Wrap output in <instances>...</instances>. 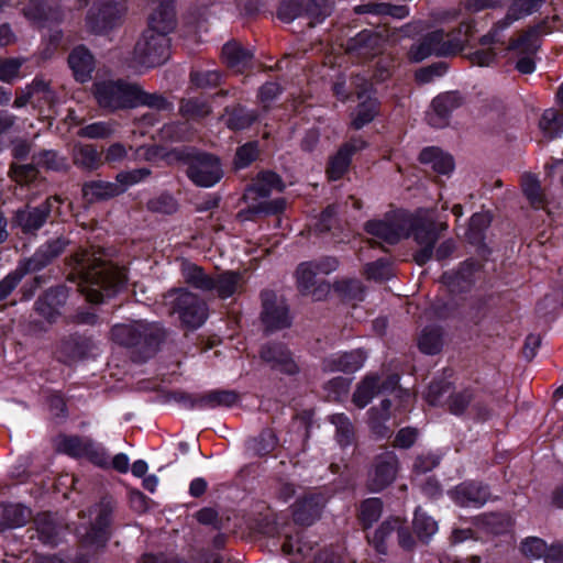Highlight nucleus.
<instances>
[{
  "label": "nucleus",
  "mask_w": 563,
  "mask_h": 563,
  "mask_svg": "<svg viewBox=\"0 0 563 563\" xmlns=\"http://www.w3.org/2000/svg\"><path fill=\"white\" fill-rule=\"evenodd\" d=\"M364 273L367 279L382 282L387 275V263L383 258L368 263L365 266Z\"/></svg>",
  "instance_id": "obj_60"
},
{
  "label": "nucleus",
  "mask_w": 563,
  "mask_h": 563,
  "mask_svg": "<svg viewBox=\"0 0 563 563\" xmlns=\"http://www.w3.org/2000/svg\"><path fill=\"white\" fill-rule=\"evenodd\" d=\"M537 33H538V31L536 29L529 30L525 35H522L518 40L514 41L510 44V48L517 49V48L522 47L523 51H527V52L534 51L538 47Z\"/></svg>",
  "instance_id": "obj_61"
},
{
  "label": "nucleus",
  "mask_w": 563,
  "mask_h": 563,
  "mask_svg": "<svg viewBox=\"0 0 563 563\" xmlns=\"http://www.w3.org/2000/svg\"><path fill=\"white\" fill-rule=\"evenodd\" d=\"M521 187L527 199L533 207L541 208L543 206L545 199L537 177L531 174L523 175Z\"/></svg>",
  "instance_id": "obj_40"
},
{
  "label": "nucleus",
  "mask_w": 563,
  "mask_h": 563,
  "mask_svg": "<svg viewBox=\"0 0 563 563\" xmlns=\"http://www.w3.org/2000/svg\"><path fill=\"white\" fill-rule=\"evenodd\" d=\"M67 243L66 240L57 238L42 245L32 257L21 261L13 272L0 280V301L15 289L26 274L42 269L58 256Z\"/></svg>",
  "instance_id": "obj_4"
},
{
  "label": "nucleus",
  "mask_w": 563,
  "mask_h": 563,
  "mask_svg": "<svg viewBox=\"0 0 563 563\" xmlns=\"http://www.w3.org/2000/svg\"><path fill=\"white\" fill-rule=\"evenodd\" d=\"M123 12V7L114 0H101L92 7L87 15V25L91 32L100 33L112 25L114 20Z\"/></svg>",
  "instance_id": "obj_15"
},
{
  "label": "nucleus",
  "mask_w": 563,
  "mask_h": 563,
  "mask_svg": "<svg viewBox=\"0 0 563 563\" xmlns=\"http://www.w3.org/2000/svg\"><path fill=\"white\" fill-rule=\"evenodd\" d=\"M216 280L213 290L217 291L220 298H229L236 294L243 286L242 275L236 272H224L219 274Z\"/></svg>",
  "instance_id": "obj_33"
},
{
  "label": "nucleus",
  "mask_w": 563,
  "mask_h": 563,
  "mask_svg": "<svg viewBox=\"0 0 563 563\" xmlns=\"http://www.w3.org/2000/svg\"><path fill=\"white\" fill-rule=\"evenodd\" d=\"M93 344L91 341L80 338H73L63 343V349L69 351L70 357H85L92 350Z\"/></svg>",
  "instance_id": "obj_52"
},
{
  "label": "nucleus",
  "mask_w": 563,
  "mask_h": 563,
  "mask_svg": "<svg viewBox=\"0 0 563 563\" xmlns=\"http://www.w3.org/2000/svg\"><path fill=\"white\" fill-rule=\"evenodd\" d=\"M478 525L482 529L485 531L493 533V534H499L509 529L511 526V520L506 515H485L478 520Z\"/></svg>",
  "instance_id": "obj_42"
},
{
  "label": "nucleus",
  "mask_w": 563,
  "mask_h": 563,
  "mask_svg": "<svg viewBox=\"0 0 563 563\" xmlns=\"http://www.w3.org/2000/svg\"><path fill=\"white\" fill-rule=\"evenodd\" d=\"M176 18L174 8L169 0H164L148 16V24L145 32L164 35L169 38V34L175 30Z\"/></svg>",
  "instance_id": "obj_19"
},
{
  "label": "nucleus",
  "mask_w": 563,
  "mask_h": 563,
  "mask_svg": "<svg viewBox=\"0 0 563 563\" xmlns=\"http://www.w3.org/2000/svg\"><path fill=\"white\" fill-rule=\"evenodd\" d=\"M368 542L377 550V552L385 554L387 551V529L382 525L373 533L367 534Z\"/></svg>",
  "instance_id": "obj_63"
},
{
  "label": "nucleus",
  "mask_w": 563,
  "mask_h": 563,
  "mask_svg": "<svg viewBox=\"0 0 563 563\" xmlns=\"http://www.w3.org/2000/svg\"><path fill=\"white\" fill-rule=\"evenodd\" d=\"M365 231L369 235L368 242L372 246L384 249L387 242V223L384 221H368L365 224Z\"/></svg>",
  "instance_id": "obj_45"
},
{
  "label": "nucleus",
  "mask_w": 563,
  "mask_h": 563,
  "mask_svg": "<svg viewBox=\"0 0 563 563\" xmlns=\"http://www.w3.org/2000/svg\"><path fill=\"white\" fill-rule=\"evenodd\" d=\"M95 97L100 107L110 110L135 108L141 104L161 108L164 100L147 95L135 84L124 81H98L95 84Z\"/></svg>",
  "instance_id": "obj_2"
},
{
  "label": "nucleus",
  "mask_w": 563,
  "mask_h": 563,
  "mask_svg": "<svg viewBox=\"0 0 563 563\" xmlns=\"http://www.w3.org/2000/svg\"><path fill=\"white\" fill-rule=\"evenodd\" d=\"M462 103L457 92H445L433 99L427 113V120L434 128H443L449 122L450 114Z\"/></svg>",
  "instance_id": "obj_17"
},
{
  "label": "nucleus",
  "mask_w": 563,
  "mask_h": 563,
  "mask_svg": "<svg viewBox=\"0 0 563 563\" xmlns=\"http://www.w3.org/2000/svg\"><path fill=\"white\" fill-rule=\"evenodd\" d=\"M277 445V438L272 430H265L253 441L252 450L258 455L272 452Z\"/></svg>",
  "instance_id": "obj_51"
},
{
  "label": "nucleus",
  "mask_w": 563,
  "mask_h": 563,
  "mask_svg": "<svg viewBox=\"0 0 563 563\" xmlns=\"http://www.w3.org/2000/svg\"><path fill=\"white\" fill-rule=\"evenodd\" d=\"M449 495L456 505L475 508L483 506L489 497L487 488L476 483H463Z\"/></svg>",
  "instance_id": "obj_21"
},
{
  "label": "nucleus",
  "mask_w": 563,
  "mask_h": 563,
  "mask_svg": "<svg viewBox=\"0 0 563 563\" xmlns=\"http://www.w3.org/2000/svg\"><path fill=\"white\" fill-rule=\"evenodd\" d=\"M67 294L64 288H53L36 301V311L47 321H54L66 302Z\"/></svg>",
  "instance_id": "obj_23"
},
{
  "label": "nucleus",
  "mask_w": 563,
  "mask_h": 563,
  "mask_svg": "<svg viewBox=\"0 0 563 563\" xmlns=\"http://www.w3.org/2000/svg\"><path fill=\"white\" fill-rule=\"evenodd\" d=\"M90 439L79 437H59L56 440L57 451L75 457H84Z\"/></svg>",
  "instance_id": "obj_37"
},
{
  "label": "nucleus",
  "mask_w": 563,
  "mask_h": 563,
  "mask_svg": "<svg viewBox=\"0 0 563 563\" xmlns=\"http://www.w3.org/2000/svg\"><path fill=\"white\" fill-rule=\"evenodd\" d=\"M12 178L20 185L29 184L36 178V169L33 165H18L12 166Z\"/></svg>",
  "instance_id": "obj_57"
},
{
  "label": "nucleus",
  "mask_w": 563,
  "mask_h": 563,
  "mask_svg": "<svg viewBox=\"0 0 563 563\" xmlns=\"http://www.w3.org/2000/svg\"><path fill=\"white\" fill-rule=\"evenodd\" d=\"M338 267V261L334 257H324L319 261L301 263L297 271V284L303 294H311L314 299L320 300L323 294L330 289L329 284L321 283L316 288V277L319 274H330Z\"/></svg>",
  "instance_id": "obj_8"
},
{
  "label": "nucleus",
  "mask_w": 563,
  "mask_h": 563,
  "mask_svg": "<svg viewBox=\"0 0 563 563\" xmlns=\"http://www.w3.org/2000/svg\"><path fill=\"white\" fill-rule=\"evenodd\" d=\"M74 164L82 169L93 170L101 166V154L93 145H76Z\"/></svg>",
  "instance_id": "obj_34"
},
{
  "label": "nucleus",
  "mask_w": 563,
  "mask_h": 563,
  "mask_svg": "<svg viewBox=\"0 0 563 563\" xmlns=\"http://www.w3.org/2000/svg\"><path fill=\"white\" fill-rule=\"evenodd\" d=\"M170 40L143 32L135 44L131 67L142 70L164 64L169 58Z\"/></svg>",
  "instance_id": "obj_6"
},
{
  "label": "nucleus",
  "mask_w": 563,
  "mask_h": 563,
  "mask_svg": "<svg viewBox=\"0 0 563 563\" xmlns=\"http://www.w3.org/2000/svg\"><path fill=\"white\" fill-rule=\"evenodd\" d=\"M377 113V102L375 99L368 98L362 102L353 117L352 124L355 129H361L371 122Z\"/></svg>",
  "instance_id": "obj_43"
},
{
  "label": "nucleus",
  "mask_w": 563,
  "mask_h": 563,
  "mask_svg": "<svg viewBox=\"0 0 563 563\" xmlns=\"http://www.w3.org/2000/svg\"><path fill=\"white\" fill-rule=\"evenodd\" d=\"M188 177L198 186L211 187L222 177L218 158L209 154L197 155L187 170Z\"/></svg>",
  "instance_id": "obj_12"
},
{
  "label": "nucleus",
  "mask_w": 563,
  "mask_h": 563,
  "mask_svg": "<svg viewBox=\"0 0 563 563\" xmlns=\"http://www.w3.org/2000/svg\"><path fill=\"white\" fill-rule=\"evenodd\" d=\"M177 201L170 195L163 194L148 201L152 211L170 214L177 210Z\"/></svg>",
  "instance_id": "obj_54"
},
{
  "label": "nucleus",
  "mask_w": 563,
  "mask_h": 563,
  "mask_svg": "<svg viewBox=\"0 0 563 563\" xmlns=\"http://www.w3.org/2000/svg\"><path fill=\"white\" fill-rule=\"evenodd\" d=\"M181 275L184 280L196 289L201 291L213 290L216 280L205 273V271L192 263L181 264Z\"/></svg>",
  "instance_id": "obj_29"
},
{
  "label": "nucleus",
  "mask_w": 563,
  "mask_h": 563,
  "mask_svg": "<svg viewBox=\"0 0 563 563\" xmlns=\"http://www.w3.org/2000/svg\"><path fill=\"white\" fill-rule=\"evenodd\" d=\"M36 99L37 101L52 102L53 92L51 91L48 84L43 79L35 78L30 86H26L16 96L13 106L15 108H23L30 101Z\"/></svg>",
  "instance_id": "obj_27"
},
{
  "label": "nucleus",
  "mask_w": 563,
  "mask_h": 563,
  "mask_svg": "<svg viewBox=\"0 0 563 563\" xmlns=\"http://www.w3.org/2000/svg\"><path fill=\"white\" fill-rule=\"evenodd\" d=\"M539 126L547 137L553 139L563 132V117L555 109L543 112Z\"/></svg>",
  "instance_id": "obj_39"
},
{
  "label": "nucleus",
  "mask_w": 563,
  "mask_h": 563,
  "mask_svg": "<svg viewBox=\"0 0 563 563\" xmlns=\"http://www.w3.org/2000/svg\"><path fill=\"white\" fill-rule=\"evenodd\" d=\"M462 48V44L456 38H444L442 31H433L424 36L421 43L412 46L410 58L415 62H421L431 55L449 56L456 54Z\"/></svg>",
  "instance_id": "obj_10"
},
{
  "label": "nucleus",
  "mask_w": 563,
  "mask_h": 563,
  "mask_svg": "<svg viewBox=\"0 0 563 563\" xmlns=\"http://www.w3.org/2000/svg\"><path fill=\"white\" fill-rule=\"evenodd\" d=\"M544 563H563V545L553 543L548 547L544 556Z\"/></svg>",
  "instance_id": "obj_64"
},
{
  "label": "nucleus",
  "mask_w": 563,
  "mask_h": 563,
  "mask_svg": "<svg viewBox=\"0 0 563 563\" xmlns=\"http://www.w3.org/2000/svg\"><path fill=\"white\" fill-rule=\"evenodd\" d=\"M387 486V454L382 452L374 461L368 473V487L373 492H380Z\"/></svg>",
  "instance_id": "obj_36"
},
{
  "label": "nucleus",
  "mask_w": 563,
  "mask_h": 563,
  "mask_svg": "<svg viewBox=\"0 0 563 563\" xmlns=\"http://www.w3.org/2000/svg\"><path fill=\"white\" fill-rule=\"evenodd\" d=\"M257 146L255 143H247L241 146L235 156V166L238 168H244L251 164L257 156Z\"/></svg>",
  "instance_id": "obj_56"
},
{
  "label": "nucleus",
  "mask_w": 563,
  "mask_h": 563,
  "mask_svg": "<svg viewBox=\"0 0 563 563\" xmlns=\"http://www.w3.org/2000/svg\"><path fill=\"white\" fill-rule=\"evenodd\" d=\"M383 512V501L379 498H368L362 504L361 518L366 527L378 520Z\"/></svg>",
  "instance_id": "obj_46"
},
{
  "label": "nucleus",
  "mask_w": 563,
  "mask_h": 563,
  "mask_svg": "<svg viewBox=\"0 0 563 563\" xmlns=\"http://www.w3.org/2000/svg\"><path fill=\"white\" fill-rule=\"evenodd\" d=\"M544 0H515L508 8L504 19L494 24L492 30L482 37V44H492L501 41V34L514 22L536 12Z\"/></svg>",
  "instance_id": "obj_11"
},
{
  "label": "nucleus",
  "mask_w": 563,
  "mask_h": 563,
  "mask_svg": "<svg viewBox=\"0 0 563 563\" xmlns=\"http://www.w3.org/2000/svg\"><path fill=\"white\" fill-rule=\"evenodd\" d=\"M387 420V401L382 400L379 408H372L368 411V426L372 432L380 438L385 434V422Z\"/></svg>",
  "instance_id": "obj_44"
},
{
  "label": "nucleus",
  "mask_w": 563,
  "mask_h": 563,
  "mask_svg": "<svg viewBox=\"0 0 563 563\" xmlns=\"http://www.w3.org/2000/svg\"><path fill=\"white\" fill-rule=\"evenodd\" d=\"M148 174L147 169L140 168L118 174L114 183L91 181L82 187V195L90 202L111 198L124 192L129 186L137 184Z\"/></svg>",
  "instance_id": "obj_9"
},
{
  "label": "nucleus",
  "mask_w": 563,
  "mask_h": 563,
  "mask_svg": "<svg viewBox=\"0 0 563 563\" xmlns=\"http://www.w3.org/2000/svg\"><path fill=\"white\" fill-rule=\"evenodd\" d=\"M74 262L78 264L80 290L90 302H102L106 296H112L126 283L123 268L110 265L93 254H77Z\"/></svg>",
  "instance_id": "obj_1"
},
{
  "label": "nucleus",
  "mask_w": 563,
  "mask_h": 563,
  "mask_svg": "<svg viewBox=\"0 0 563 563\" xmlns=\"http://www.w3.org/2000/svg\"><path fill=\"white\" fill-rule=\"evenodd\" d=\"M110 507L109 505H99L90 511L93 518L90 531L82 536V542L89 547H103L108 540L107 528L110 523Z\"/></svg>",
  "instance_id": "obj_18"
},
{
  "label": "nucleus",
  "mask_w": 563,
  "mask_h": 563,
  "mask_svg": "<svg viewBox=\"0 0 563 563\" xmlns=\"http://www.w3.org/2000/svg\"><path fill=\"white\" fill-rule=\"evenodd\" d=\"M84 457H87L90 462L100 467L109 466V455L106 449L92 440H89Z\"/></svg>",
  "instance_id": "obj_53"
},
{
  "label": "nucleus",
  "mask_w": 563,
  "mask_h": 563,
  "mask_svg": "<svg viewBox=\"0 0 563 563\" xmlns=\"http://www.w3.org/2000/svg\"><path fill=\"white\" fill-rule=\"evenodd\" d=\"M191 80L198 87H212L220 82V74L217 70L194 71Z\"/></svg>",
  "instance_id": "obj_58"
},
{
  "label": "nucleus",
  "mask_w": 563,
  "mask_h": 563,
  "mask_svg": "<svg viewBox=\"0 0 563 563\" xmlns=\"http://www.w3.org/2000/svg\"><path fill=\"white\" fill-rule=\"evenodd\" d=\"M256 120L255 115L251 111L240 109L234 111L227 121L229 128L234 130L245 129Z\"/></svg>",
  "instance_id": "obj_55"
},
{
  "label": "nucleus",
  "mask_w": 563,
  "mask_h": 563,
  "mask_svg": "<svg viewBox=\"0 0 563 563\" xmlns=\"http://www.w3.org/2000/svg\"><path fill=\"white\" fill-rule=\"evenodd\" d=\"M324 505L325 498L322 494L309 493L299 498L294 505V520L299 525L310 526L320 518Z\"/></svg>",
  "instance_id": "obj_16"
},
{
  "label": "nucleus",
  "mask_w": 563,
  "mask_h": 563,
  "mask_svg": "<svg viewBox=\"0 0 563 563\" xmlns=\"http://www.w3.org/2000/svg\"><path fill=\"white\" fill-rule=\"evenodd\" d=\"M331 423L335 427L336 441L341 445H349L353 439V426L344 413H335L330 417Z\"/></svg>",
  "instance_id": "obj_41"
},
{
  "label": "nucleus",
  "mask_w": 563,
  "mask_h": 563,
  "mask_svg": "<svg viewBox=\"0 0 563 563\" xmlns=\"http://www.w3.org/2000/svg\"><path fill=\"white\" fill-rule=\"evenodd\" d=\"M412 232L415 240L421 246L416 254V262L419 265L427 263L433 254V245L437 241L434 223L429 216L408 217L395 214L389 219V244L407 238Z\"/></svg>",
  "instance_id": "obj_3"
},
{
  "label": "nucleus",
  "mask_w": 563,
  "mask_h": 563,
  "mask_svg": "<svg viewBox=\"0 0 563 563\" xmlns=\"http://www.w3.org/2000/svg\"><path fill=\"white\" fill-rule=\"evenodd\" d=\"M301 14V4L298 0H288L280 4L278 18L284 22H291Z\"/></svg>",
  "instance_id": "obj_59"
},
{
  "label": "nucleus",
  "mask_w": 563,
  "mask_h": 563,
  "mask_svg": "<svg viewBox=\"0 0 563 563\" xmlns=\"http://www.w3.org/2000/svg\"><path fill=\"white\" fill-rule=\"evenodd\" d=\"M68 64L78 81L85 82L91 78L95 60L90 52L84 46L73 49L68 57Z\"/></svg>",
  "instance_id": "obj_25"
},
{
  "label": "nucleus",
  "mask_w": 563,
  "mask_h": 563,
  "mask_svg": "<svg viewBox=\"0 0 563 563\" xmlns=\"http://www.w3.org/2000/svg\"><path fill=\"white\" fill-rule=\"evenodd\" d=\"M442 332L438 327H426L418 338L419 350L428 355H434L439 353L442 349Z\"/></svg>",
  "instance_id": "obj_35"
},
{
  "label": "nucleus",
  "mask_w": 563,
  "mask_h": 563,
  "mask_svg": "<svg viewBox=\"0 0 563 563\" xmlns=\"http://www.w3.org/2000/svg\"><path fill=\"white\" fill-rule=\"evenodd\" d=\"M239 400V396L232 390H211L200 396L195 401V407L199 409H212L216 407H231Z\"/></svg>",
  "instance_id": "obj_32"
},
{
  "label": "nucleus",
  "mask_w": 563,
  "mask_h": 563,
  "mask_svg": "<svg viewBox=\"0 0 563 563\" xmlns=\"http://www.w3.org/2000/svg\"><path fill=\"white\" fill-rule=\"evenodd\" d=\"M365 358L366 356L361 350L335 353L323 361V369L327 372L354 373L363 367Z\"/></svg>",
  "instance_id": "obj_22"
},
{
  "label": "nucleus",
  "mask_w": 563,
  "mask_h": 563,
  "mask_svg": "<svg viewBox=\"0 0 563 563\" xmlns=\"http://www.w3.org/2000/svg\"><path fill=\"white\" fill-rule=\"evenodd\" d=\"M180 110L183 113L188 115L203 117L209 113V107L198 100V99H188L181 103Z\"/></svg>",
  "instance_id": "obj_62"
},
{
  "label": "nucleus",
  "mask_w": 563,
  "mask_h": 563,
  "mask_svg": "<svg viewBox=\"0 0 563 563\" xmlns=\"http://www.w3.org/2000/svg\"><path fill=\"white\" fill-rule=\"evenodd\" d=\"M413 529L419 539L428 541L438 532V522L427 512L418 508L415 512Z\"/></svg>",
  "instance_id": "obj_38"
},
{
  "label": "nucleus",
  "mask_w": 563,
  "mask_h": 563,
  "mask_svg": "<svg viewBox=\"0 0 563 563\" xmlns=\"http://www.w3.org/2000/svg\"><path fill=\"white\" fill-rule=\"evenodd\" d=\"M364 142L361 140H353L352 142L343 145L338 153L330 161V166L328 169L329 177L333 180H336L343 176V174L347 170L351 156L356 150L355 144H363Z\"/></svg>",
  "instance_id": "obj_31"
},
{
  "label": "nucleus",
  "mask_w": 563,
  "mask_h": 563,
  "mask_svg": "<svg viewBox=\"0 0 563 563\" xmlns=\"http://www.w3.org/2000/svg\"><path fill=\"white\" fill-rule=\"evenodd\" d=\"M37 165L44 166L53 170H62L67 167V161L65 157L59 156L54 151H44L38 155L33 156Z\"/></svg>",
  "instance_id": "obj_49"
},
{
  "label": "nucleus",
  "mask_w": 563,
  "mask_h": 563,
  "mask_svg": "<svg viewBox=\"0 0 563 563\" xmlns=\"http://www.w3.org/2000/svg\"><path fill=\"white\" fill-rule=\"evenodd\" d=\"M23 62L22 58L0 59V81L12 82L20 78V68Z\"/></svg>",
  "instance_id": "obj_50"
},
{
  "label": "nucleus",
  "mask_w": 563,
  "mask_h": 563,
  "mask_svg": "<svg viewBox=\"0 0 563 563\" xmlns=\"http://www.w3.org/2000/svg\"><path fill=\"white\" fill-rule=\"evenodd\" d=\"M385 379L380 376L374 374L366 375L353 394V404L358 408L366 407L385 387Z\"/></svg>",
  "instance_id": "obj_24"
},
{
  "label": "nucleus",
  "mask_w": 563,
  "mask_h": 563,
  "mask_svg": "<svg viewBox=\"0 0 563 563\" xmlns=\"http://www.w3.org/2000/svg\"><path fill=\"white\" fill-rule=\"evenodd\" d=\"M261 357L275 371L289 375L296 374L299 371L297 363L283 344H267L263 346Z\"/></svg>",
  "instance_id": "obj_20"
},
{
  "label": "nucleus",
  "mask_w": 563,
  "mask_h": 563,
  "mask_svg": "<svg viewBox=\"0 0 563 563\" xmlns=\"http://www.w3.org/2000/svg\"><path fill=\"white\" fill-rule=\"evenodd\" d=\"M419 158L422 164L430 166L439 174H449L454 168L452 156L435 146L424 148Z\"/></svg>",
  "instance_id": "obj_28"
},
{
  "label": "nucleus",
  "mask_w": 563,
  "mask_h": 563,
  "mask_svg": "<svg viewBox=\"0 0 563 563\" xmlns=\"http://www.w3.org/2000/svg\"><path fill=\"white\" fill-rule=\"evenodd\" d=\"M284 188L280 177L273 172H263L258 174L253 185L247 189L246 197L253 194L266 198L273 191H282Z\"/></svg>",
  "instance_id": "obj_30"
},
{
  "label": "nucleus",
  "mask_w": 563,
  "mask_h": 563,
  "mask_svg": "<svg viewBox=\"0 0 563 563\" xmlns=\"http://www.w3.org/2000/svg\"><path fill=\"white\" fill-rule=\"evenodd\" d=\"M163 305L167 313L177 314L180 322L189 329L201 327L208 317L206 302L185 288L169 290L164 295Z\"/></svg>",
  "instance_id": "obj_5"
},
{
  "label": "nucleus",
  "mask_w": 563,
  "mask_h": 563,
  "mask_svg": "<svg viewBox=\"0 0 563 563\" xmlns=\"http://www.w3.org/2000/svg\"><path fill=\"white\" fill-rule=\"evenodd\" d=\"M112 340L124 346H132L144 343L152 346L158 343L164 332L159 324L136 321L129 324H117L111 331Z\"/></svg>",
  "instance_id": "obj_7"
},
{
  "label": "nucleus",
  "mask_w": 563,
  "mask_h": 563,
  "mask_svg": "<svg viewBox=\"0 0 563 563\" xmlns=\"http://www.w3.org/2000/svg\"><path fill=\"white\" fill-rule=\"evenodd\" d=\"M222 58L228 67L242 73L251 66L253 53L236 42H229L222 48Z\"/></svg>",
  "instance_id": "obj_26"
},
{
  "label": "nucleus",
  "mask_w": 563,
  "mask_h": 563,
  "mask_svg": "<svg viewBox=\"0 0 563 563\" xmlns=\"http://www.w3.org/2000/svg\"><path fill=\"white\" fill-rule=\"evenodd\" d=\"M548 544L540 538L530 537L521 542V552L525 556L533 560H543Z\"/></svg>",
  "instance_id": "obj_47"
},
{
  "label": "nucleus",
  "mask_w": 563,
  "mask_h": 563,
  "mask_svg": "<svg viewBox=\"0 0 563 563\" xmlns=\"http://www.w3.org/2000/svg\"><path fill=\"white\" fill-rule=\"evenodd\" d=\"M114 132L113 124L110 122H95L81 128L78 135L88 139H104Z\"/></svg>",
  "instance_id": "obj_48"
},
{
  "label": "nucleus",
  "mask_w": 563,
  "mask_h": 563,
  "mask_svg": "<svg viewBox=\"0 0 563 563\" xmlns=\"http://www.w3.org/2000/svg\"><path fill=\"white\" fill-rule=\"evenodd\" d=\"M60 203L62 200L59 197H52L38 207H26L25 209L18 210L14 217V223L25 233L34 232L46 222L51 211ZM56 212L62 214L58 208H56Z\"/></svg>",
  "instance_id": "obj_13"
},
{
  "label": "nucleus",
  "mask_w": 563,
  "mask_h": 563,
  "mask_svg": "<svg viewBox=\"0 0 563 563\" xmlns=\"http://www.w3.org/2000/svg\"><path fill=\"white\" fill-rule=\"evenodd\" d=\"M262 319L268 329L277 330L290 324L288 307L282 298H278L272 291H264L262 294Z\"/></svg>",
  "instance_id": "obj_14"
}]
</instances>
